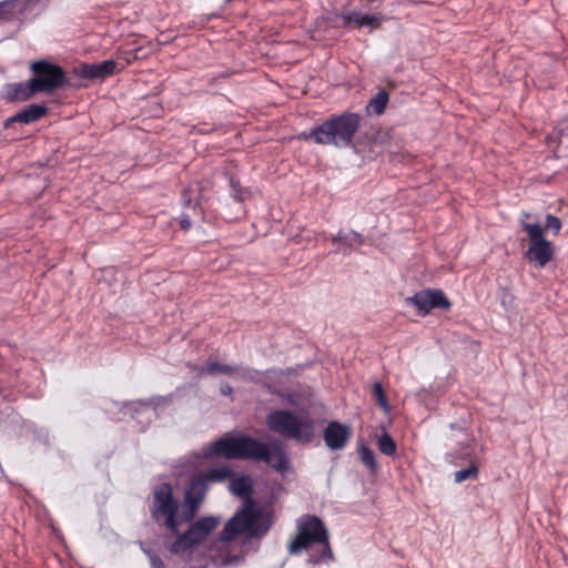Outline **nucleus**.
<instances>
[{"label": "nucleus", "instance_id": "obj_13", "mask_svg": "<svg viewBox=\"0 0 568 568\" xmlns=\"http://www.w3.org/2000/svg\"><path fill=\"white\" fill-rule=\"evenodd\" d=\"M260 446L262 447V452L258 454V456H254L253 459L264 460L277 469H284L286 467L287 462L285 454L278 445L267 447L265 444L260 442Z\"/></svg>", "mask_w": 568, "mask_h": 568}, {"label": "nucleus", "instance_id": "obj_27", "mask_svg": "<svg viewBox=\"0 0 568 568\" xmlns=\"http://www.w3.org/2000/svg\"><path fill=\"white\" fill-rule=\"evenodd\" d=\"M545 230L552 231L555 235H557L561 230V221L555 215L548 214L546 216Z\"/></svg>", "mask_w": 568, "mask_h": 568}, {"label": "nucleus", "instance_id": "obj_5", "mask_svg": "<svg viewBox=\"0 0 568 568\" xmlns=\"http://www.w3.org/2000/svg\"><path fill=\"white\" fill-rule=\"evenodd\" d=\"M261 449L260 442L248 436H226L214 442L210 447V453L230 459H253L254 456H258Z\"/></svg>", "mask_w": 568, "mask_h": 568}, {"label": "nucleus", "instance_id": "obj_26", "mask_svg": "<svg viewBox=\"0 0 568 568\" xmlns=\"http://www.w3.org/2000/svg\"><path fill=\"white\" fill-rule=\"evenodd\" d=\"M478 475V468L476 465L471 464L469 467L458 470L455 473V481L462 483L467 479H475Z\"/></svg>", "mask_w": 568, "mask_h": 568}, {"label": "nucleus", "instance_id": "obj_4", "mask_svg": "<svg viewBox=\"0 0 568 568\" xmlns=\"http://www.w3.org/2000/svg\"><path fill=\"white\" fill-rule=\"evenodd\" d=\"M313 544H322L327 552L331 551L327 530L323 523L316 516L306 515L297 521V535L291 541L288 550L291 554H297Z\"/></svg>", "mask_w": 568, "mask_h": 568}, {"label": "nucleus", "instance_id": "obj_15", "mask_svg": "<svg viewBox=\"0 0 568 568\" xmlns=\"http://www.w3.org/2000/svg\"><path fill=\"white\" fill-rule=\"evenodd\" d=\"M116 70V63L113 60H106L99 64H84L81 68V75L88 79L105 78Z\"/></svg>", "mask_w": 568, "mask_h": 568}, {"label": "nucleus", "instance_id": "obj_12", "mask_svg": "<svg viewBox=\"0 0 568 568\" xmlns=\"http://www.w3.org/2000/svg\"><path fill=\"white\" fill-rule=\"evenodd\" d=\"M351 430L338 423H331L324 432L325 444L331 449H341L346 444Z\"/></svg>", "mask_w": 568, "mask_h": 568}, {"label": "nucleus", "instance_id": "obj_22", "mask_svg": "<svg viewBox=\"0 0 568 568\" xmlns=\"http://www.w3.org/2000/svg\"><path fill=\"white\" fill-rule=\"evenodd\" d=\"M376 444H377L378 450L383 455H386L388 457H394L397 453V445H396L395 440L393 439V437L387 432H383L377 437Z\"/></svg>", "mask_w": 568, "mask_h": 568}, {"label": "nucleus", "instance_id": "obj_14", "mask_svg": "<svg viewBox=\"0 0 568 568\" xmlns=\"http://www.w3.org/2000/svg\"><path fill=\"white\" fill-rule=\"evenodd\" d=\"M37 93L32 79L28 82L9 84L6 89V95L11 101H27Z\"/></svg>", "mask_w": 568, "mask_h": 568}, {"label": "nucleus", "instance_id": "obj_11", "mask_svg": "<svg viewBox=\"0 0 568 568\" xmlns=\"http://www.w3.org/2000/svg\"><path fill=\"white\" fill-rule=\"evenodd\" d=\"M406 303L417 308L420 316H426L434 308L449 310L452 304L440 290H424L407 297Z\"/></svg>", "mask_w": 568, "mask_h": 568}, {"label": "nucleus", "instance_id": "obj_6", "mask_svg": "<svg viewBox=\"0 0 568 568\" xmlns=\"http://www.w3.org/2000/svg\"><path fill=\"white\" fill-rule=\"evenodd\" d=\"M229 475H230V470L226 467L212 468V469H209L206 471H203V473L196 475L191 480L190 487L186 490V496H185L186 501L190 504V511L184 518L185 521H189L194 517V515H195V513L206 493L207 484L215 483V481H222V480L226 479L229 477Z\"/></svg>", "mask_w": 568, "mask_h": 568}, {"label": "nucleus", "instance_id": "obj_16", "mask_svg": "<svg viewBox=\"0 0 568 568\" xmlns=\"http://www.w3.org/2000/svg\"><path fill=\"white\" fill-rule=\"evenodd\" d=\"M47 113V108L39 104H32L22 110L21 112L14 114L6 121V126H9L13 122L21 123H31L40 118H42Z\"/></svg>", "mask_w": 568, "mask_h": 568}, {"label": "nucleus", "instance_id": "obj_25", "mask_svg": "<svg viewBox=\"0 0 568 568\" xmlns=\"http://www.w3.org/2000/svg\"><path fill=\"white\" fill-rule=\"evenodd\" d=\"M372 397L376 402V404L384 410V413L390 412V406L388 404L386 393L383 388V385L379 382L373 384Z\"/></svg>", "mask_w": 568, "mask_h": 568}, {"label": "nucleus", "instance_id": "obj_8", "mask_svg": "<svg viewBox=\"0 0 568 568\" xmlns=\"http://www.w3.org/2000/svg\"><path fill=\"white\" fill-rule=\"evenodd\" d=\"M33 85L38 92L52 93L65 82V73L61 67L47 60L34 61L30 65Z\"/></svg>", "mask_w": 568, "mask_h": 568}, {"label": "nucleus", "instance_id": "obj_33", "mask_svg": "<svg viewBox=\"0 0 568 568\" xmlns=\"http://www.w3.org/2000/svg\"><path fill=\"white\" fill-rule=\"evenodd\" d=\"M450 428L455 429L456 428L455 424H450Z\"/></svg>", "mask_w": 568, "mask_h": 568}, {"label": "nucleus", "instance_id": "obj_19", "mask_svg": "<svg viewBox=\"0 0 568 568\" xmlns=\"http://www.w3.org/2000/svg\"><path fill=\"white\" fill-rule=\"evenodd\" d=\"M385 20V16L379 12L373 14L357 13V29L368 28L369 31L372 32L374 30L379 29Z\"/></svg>", "mask_w": 568, "mask_h": 568}, {"label": "nucleus", "instance_id": "obj_21", "mask_svg": "<svg viewBox=\"0 0 568 568\" xmlns=\"http://www.w3.org/2000/svg\"><path fill=\"white\" fill-rule=\"evenodd\" d=\"M388 93L384 90L379 91L367 104L366 112L369 115H381L388 103Z\"/></svg>", "mask_w": 568, "mask_h": 568}, {"label": "nucleus", "instance_id": "obj_17", "mask_svg": "<svg viewBox=\"0 0 568 568\" xmlns=\"http://www.w3.org/2000/svg\"><path fill=\"white\" fill-rule=\"evenodd\" d=\"M244 551L233 554L231 548L225 546L221 548L216 555L213 556V560L216 565L220 566H235L244 560Z\"/></svg>", "mask_w": 568, "mask_h": 568}, {"label": "nucleus", "instance_id": "obj_2", "mask_svg": "<svg viewBox=\"0 0 568 568\" xmlns=\"http://www.w3.org/2000/svg\"><path fill=\"white\" fill-rule=\"evenodd\" d=\"M267 426L271 430L297 442L308 443L312 440L315 426L307 415H294L284 409H276L268 414Z\"/></svg>", "mask_w": 568, "mask_h": 568}, {"label": "nucleus", "instance_id": "obj_18", "mask_svg": "<svg viewBox=\"0 0 568 568\" xmlns=\"http://www.w3.org/2000/svg\"><path fill=\"white\" fill-rule=\"evenodd\" d=\"M196 372L199 375L224 374V375L233 376L239 373V369L236 367L227 365V364H220L217 362H207L205 367H199L196 369Z\"/></svg>", "mask_w": 568, "mask_h": 568}, {"label": "nucleus", "instance_id": "obj_30", "mask_svg": "<svg viewBox=\"0 0 568 568\" xmlns=\"http://www.w3.org/2000/svg\"><path fill=\"white\" fill-rule=\"evenodd\" d=\"M151 562H152L153 568H163L164 567L162 560L159 559L158 557H152Z\"/></svg>", "mask_w": 568, "mask_h": 568}, {"label": "nucleus", "instance_id": "obj_29", "mask_svg": "<svg viewBox=\"0 0 568 568\" xmlns=\"http://www.w3.org/2000/svg\"><path fill=\"white\" fill-rule=\"evenodd\" d=\"M180 225L184 231H187L191 227L192 223L189 217H182L180 220Z\"/></svg>", "mask_w": 568, "mask_h": 568}, {"label": "nucleus", "instance_id": "obj_10", "mask_svg": "<svg viewBox=\"0 0 568 568\" xmlns=\"http://www.w3.org/2000/svg\"><path fill=\"white\" fill-rule=\"evenodd\" d=\"M176 514V503L172 497V487L169 484L161 485L154 494L153 517L155 519L164 518L168 529L176 534L179 531Z\"/></svg>", "mask_w": 568, "mask_h": 568}, {"label": "nucleus", "instance_id": "obj_7", "mask_svg": "<svg viewBox=\"0 0 568 568\" xmlns=\"http://www.w3.org/2000/svg\"><path fill=\"white\" fill-rule=\"evenodd\" d=\"M521 226L529 239L526 258L539 267H545L554 257L551 242L544 237V229L539 224L523 223Z\"/></svg>", "mask_w": 568, "mask_h": 568}, {"label": "nucleus", "instance_id": "obj_31", "mask_svg": "<svg viewBox=\"0 0 568 568\" xmlns=\"http://www.w3.org/2000/svg\"><path fill=\"white\" fill-rule=\"evenodd\" d=\"M326 27H327V21L326 19H322L321 21H317L316 22V29L317 30H326Z\"/></svg>", "mask_w": 568, "mask_h": 568}, {"label": "nucleus", "instance_id": "obj_1", "mask_svg": "<svg viewBox=\"0 0 568 568\" xmlns=\"http://www.w3.org/2000/svg\"><path fill=\"white\" fill-rule=\"evenodd\" d=\"M355 134V114L343 113L332 116L315 126L310 133H302L300 139H312L317 144H332L346 148L352 144Z\"/></svg>", "mask_w": 568, "mask_h": 568}, {"label": "nucleus", "instance_id": "obj_32", "mask_svg": "<svg viewBox=\"0 0 568 568\" xmlns=\"http://www.w3.org/2000/svg\"><path fill=\"white\" fill-rule=\"evenodd\" d=\"M246 193H247V192H245V191H244V192H239V193L236 194V199H237L239 201H244V200H245V194H246Z\"/></svg>", "mask_w": 568, "mask_h": 568}, {"label": "nucleus", "instance_id": "obj_23", "mask_svg": "<svg viewBox=\"0 0 568 568\" xmlns=\"http://www.w3.org/2000/svg\"><path fill=\"white\" fill-rule=\"evenodd\" d=\"M358 453L361 462L369 469L373 475H375L379 469V464L376 460L375 453L366 446H362Z\"/></svg>", "mask_w": 568, "mask_h": 568}, {"label": "nucleus", "instance_id": "obj_3", "mask_svg": "<svg viewBox=\"0 0 568 568\" xmlns=\"http://www.w3.org/2000/svg\"><path fill=\"white\" fill-rule=\"evenodd\" d=\"M258 513L252 500L244 501V506L224 526L221 531L222 541H231L239 535L261 536L268 529L258 524Z\"/></svg>", "mask_w": 568, "mask_h": 568}, {"label": "nucleus", "instance_id": "obj_9", "mask_svg": "<svg viewBox=\"0 0 568 568\" xmlns=\"http://www.w3.org/2000/svg\"><path fill=\"white\" fill-rule=\"evenodd\" d=\"M219 518L205 516L193 523L186 532L179 536L178 540L172 545L171 551L180 555L190 549L192 546L200 544L217 527Z\"/></svg>", "mask_w": 568, "mask_h": 568}, {"label": "nucleus", "instance_id": "obj_28", "mask_svg": "<svg viewBox=\"0 0 568 568\" xmlns=\"http://www.w3.org/2000/svg\"><path fill=\"white\" fill-rule=\"evenodd\" d=\"M221 393H222L223 395H225V396H230V397H231V396H232V394H233V388H232V386H231L230 384H227V383H223V384L221 385Z\"/></svg>", "mask_w": 568, "mask_h": 568}, {"label": "nucleus", "instance_id": "obj_20", "mask_svg": "<svg viewBox=\"0 0 568 568\" xmlns=\"http://www.w3.org/2000/svg\"><path fill=\"white\" fill-rule=\"evenodd\" d=\"M230 490L242 498H245L246 500H252L250 498L251 490H252V481L248 477H239L235 479H232L230 483Z\"/></svg>", "mask_w": 568, "mask_h": 568}, {"label": "nucleus", "instance_id": "obj_24", "mask_svg": "<svg viewBox=\"0 0 568 568\" xmlns=\"http://www.w3.org/2000/svg\"><path fill=\"white\" fill-rule=\"evenodd\" d=\"M332 244L335 246V254L351 255L352 253V243L348 241L347 235L339 232L338 234L332 236Z\"/></svg>", "mask_w": 568, "mask_h": 568}]
</instances>
